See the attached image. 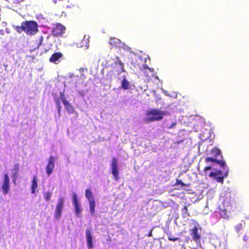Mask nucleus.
Returning <instances> with one entry per match:
<instances>
[{"mask_svg":"<svg viewBox=\"0 0 249 249\" xmlns=\"http://www.w3.org/2000/svg\"><path fill=\"white\" fill-rule=\"evenodd\" d=\"M128 59L131 68H134L137 70H146L144 72L148 79L154 75V69L148 68L145 64L146 60L143 59L141 56L135 53H130L128 55Z\"/></svg>","mask_w":249,"mask_h":249,"instance_id":"f257e3e1","label":"nucleus"},{"mask_svg":"<svg viewBox=\"0 0 249 249\" xmlns=\"http://www.w3.org/2000/svg\"><path fill=\"white\" fill-rule=\"evenodd\" d=\"M15 29L18 33L22 31L28 35H34L38 31L37 23L34 20L23 21L20 26H17Z\"/></svg>","mask_w":249,"mask_h":249,"instance_id":"f03ea898","label":"nucleus"},{"mask_svg":"<svg viewBox=\"0 0 249 249\" xmlns=\"http://www.w3.org/2000/svg\"><path fill=\"white\" fill-rule=\"evenodd\" d=\"M211 154L212 155V157H207L205 159L206 162H213L216 163L217 164L220 165L222 167L225 169L226 166V163L224 160H219L217 159L218 157L223 158L222 156L221 151L217 147H214L212 148L210 151Z\"/></svg>","mask_w":249,"mask_h":249,"instance_id":"7ed1b4c3","label":"nucleus"},{"mask_svg":"<svg viewBox=\"0 0 249 249\" xmlns=\"http://www.w3.org/2000/svg\"><path fill=\"white\" fill-rule=\"evenodd\" d=\"M167 114V112L161 111L159 109H152L146 113L147 117L145 119V122L149 123L160 121L162 120L163 116Z\"/></svg>","mask_w":249,"mask_h":249,"instance_id":"20e7f679","label":"nucleus"},{"mask_svg":"<svg viewBox=\"0 0 249 249\" xmlns=\"http://www.w3.org/2000/svg\"><path fill=\"white\" fill-rule=\"evenodd\" d=\"M228 169L224 173H222L221 170H216L215 172H211L209 175L211 178H213L217 182L223 183L224 179L228 176Z\"/></svg>","mask_w":249,"mask_h":249,"instance_id":"39448f33","label":"nucleus"},{"mask_svg":"<svg viewBox=\"0 0 249 249\" xmlns=\"http://www.w3.org/2000/svg\"><path fill=\"white\" fill-rule=\"evenodd\" d=\"M219 209V213L220 216L224 218L227 219L229 217L227 213H230L232 210L231 205L228 201H226V200L223 202L222 208L220 207Z\"/></svg>","mask_w":249,"mask_h":249,"instance_id":"423d86ee","label":"nucleus"},{"mask_svg":"<svg viewBox=\"0 0 249 249\" xmlns=\"http://www.w3.org/2000/svg\"><path fill=\"white\" fill-rule=\"evenodd\" d=\"M53 98L58 109V112L60 114L61 110V103L62 102L64 104L65 101H67V100L65 97L63 93L60 92L59 95L56 94L53 95Z\"/></svg>","mask_w":249,"mask_h":249,"instance_id":"0eeeda50","label":"nucleus"},{"mask_svg":"<svg viewBox=\"0 0 249 249\" xmlns=\"http://www.w3.org/2000/svg\"><path fill=\"white\" fill-rule=\"evenodd\" d=\"M65 30L66 28L63 25L60 23H56L53 27L52 33L53 36L57 37L64 34Z\"/></svg>","mask_w":249,"mask_h":249,"instance_id":"6e6552de","label":"nucleus"},{"mask_svg":"<svg viewBox=\"0 0 249 249\" xmlns=\"http://www.w3.org/2000/svg\"><path fill=\"white\" fill-rule=\"evenodd\" d=\"M64 198L63 197H59L58 199L54 213V216L56 219H58L61 215L64 207Z\"/></svg>","mask_w":249,"mask_h":249,"instance_id":"1a4fd4ad","label":"nucleus"},{"mask_svg":"<svg viewBox=\"0 0 249 249\" xmlns=\"http://www.w3.org/2000/svg\"><path fill=\"white\" fill-rule=\"evenodd\" d=\"M55 158L51 156L48 159V162L46 167V172L47 176L49 177L53 172L54 168Z\"/></svg>","mask_w":249,"mask_h":249,"instance_id":"9d476101","label":"nucleus"},{"mask_svg":"<svg viewBox=\"0 0 249 249\" xmlns=\"http://www.w3.org/2000/svg\"><path fill=\"white\" fill-rule=\"evenodd\" d=\"M72 203L74 207L75 214L77 217H80V213L82 211V209L81 205L78 202L77 195L75 193L72 195Z\"/></svg>","mask_w":249,"mask_h":249,"instance_id":"9b49d317","label":"nucleus"},{"mask_svg":"<svg viewBox=\"0 0 249 249\" xmlns=\"http://www.w3.org/2000/svg\"><path fill=\"white\" fill-rule=\"evenodd\" d=\"M10 190V180L7 174L4 175V179L1 185V191L3 195L8 193Z\"/></svg>","mask_w":249,"mask_h":249,"instance_id":"f8f14e48","label":"nucleus"},{"mask_svg":"<svg viewBox=\"0 0 249 249\" xmlns=\"http://www.w3.org/2000/svg\"><path fill=\"white\" fill-rule=\"evenodd\" d=\"M111 172L114 177L116 180H118L119 177V172L117 167V160L115 158H113L111 163Z\"/></svg>","mask_w":249,"mask_h":249,"instance_id":"ddd939ff","label":"nucleus"},{"mask_svg":"<svg viewBox=\"0 0 249 249\" xmlns=\"http://www.w3.org/2000/svg\"><path fill=\"white\" fill-rule=\"evenodd\" d=\"M193 239L196 243H200V239L201 235L198 231V228L196 226H195L192 230H191L190 233Z\"/></svg>","mask_w":249,"mask_h":249,"instance_id":"4468645a","label":"nucleus"},{"mask_svg":"<svg viewBox=\"0 0 249 249\" xmlns=\"http://www.w3.org/2000/svg\"><path fill=\"white\" fill-rule=\"evenodd\" d=\"M86 236L87 239V246L89 249H91L93 247L92 243V237L91 230L88 228L86 230Z\"/></svg>","mask_w":249,"mask_h":249,"instance_id":"2eb2a0df","label":"nucleus"},{"mask_svg":"<svg viewBox=\"0 0 249 249\" xmlns=\"http://www.w3.org/2000/svg\"><path fill=\"white\" fill-rule=\"evenodd\" d=\"M63 57V54L60 52L55 53L53 54L49 58V61L51 63L57 64L59 59Z\"/></svg>","mask_w":249,"mask_h":249,"instance_id":"dca6fc26","label":"nucleus"},{"mask_svg":"<svg viewBox=\"0 0 249 249\" xmlns=\"http://www.w3.org/2000/svg\"><path fill=\"white\" fill-rule=\"evenodd\" d=\"M37 177L36 176H34L33 177L32 186H31V193L32 194H35L37 188Z\"/></svg>","mask_w":249,"mask_h":249,"instance_id":"f3484780","label":"nucleus"},{"mask_svg":"<svg viewBox=\"0 0 249 249\" xmlns=\"http://www.w3.org/2000/svg\"><path fill=\"white\" fill-rule=\"evenodd\" d=\"M85 196H86V198L88 199L89 201H90L94 200L93 195H92V191L89 189L86 190Z\"/></svg>","mask_w":249,"mask_h":249,"instance_id":"a211bd4d","label":"nucleus"},{"mask_svg":"<svg viewBox=\"0 0 249 249\" xmlns=\"http://www.w3.org/2000/svg\"><path fill=\"white\" fill-rule=\"evenodd\" d=\"M64 106L66 110L69 112L70 113H73L74 112V109L73 107L71 106L70 103L67 100V101H65Z\"/></svg>","mask_w":249,"mask_h":249,"instance_id":"6ab92c4d","label":"nucleus"},{"mask_svg":"<svg viewBox=\"0 0 249 249\" xmlns=\"http://www.w3.org/2000/svg\"><path fill=\"white\" fill-rule=\"evenodd\" d=\"M89 202L90 213L92 215L95 213V202L94 200Z\"/></svg>","mask_w":249,"mask_h":249,"instance_id":"aec40b11","label":"nucleus"},{"mask_svg":"<svg viewBox=\"0 0 249 249\" xmlns=\"http://www.w3.org/2000/svg\"><path fill=\"white\" fill-rule=\"evenodd\" d=\"M245 226V222L242 221L240 223L238 224L235 227V229L237 232L238 233L244 228Z\"/></svg>","mask_w":249,"mask_h":249,"instance_id":"412c9836","label":"nucleus"},{"mask_svg":"<svg viewBox=\"0 0 249 249\" xmlns=\"http://www.w3.org/2000/svg\"><path fill=\"white\" fill-rule=\"evenodd\" d=\"M52 196V193L50 192H45L43 194V196L46 201H50V199Z\"/></svg>","mask_w":249,"mask_h":249,"instance_id":"4be33fe9","label":"nucleus"},{"mask_svg":"<svg viewBox=\"0 0 249 249\" xmlns=\"http://www.w3.org/2000/svg\"><path fill=\"white\" fill-rule=\"evenodd\" d=\"M182 216L185 218L187 216H189V213L188 212V208L186 206H184L181 210Z\"/></svg>","mask_w":249,"mask_h":249,"instance_id":"5701e85b","label":"nucleus"},{"mask_svg":"<svg viewBox=\"0 0 249 249\" xmlns=\"http://www.w3.org/2000/svg\"><path fill=\"white\" fill-rule=\"evenodd\" d=\"M176 185H180L181 186L189 187L190 184L189 183L185 184L184 182H183L180 179H177Z\"/></svg>","mask_w":249,"mask_h":249,"instance_id":"b1692460","label":"nucleus"},{"mask_svg":"<svg viewBox=\"0 0 249 249\" xmlns=\"http://www.w3.org/2000/svg\"><path fill=\"white\" fill-rule=\"evenodd\" d=\"M168 239L169 240V241H177V240H179V238H178V237H174L173 236H172L171 235H168Z\"/></svg>","mask_w":249,"mask_h":249,"instance_id":"393cba45","label":"nucleus"},{"mask_svg":"<svg viewBox=\"0 0 249 249\" xmlns=\"http://www.w3.org/2000/svg\"><path fill=\"white\" fill-rule=\"evenodd\" d=\"M176 125H177V122H175L173 123L170 125L167 126V127L168 129L173 128L176 126Z\"/></svg>","mask_w":249,"mask_h":249,"instance_id":"a878e982","label":"nucleus"},{"mask_svg":"<svg viewBox=\"0 0 249 249\" xmlns=\"http://www.w3.org/2000/svg\"><path fill=\"white\" fill-rule=\"evenodd\" d=\"M18 171H17L16 172L14 173L13 174V177L14 178V181L15 182L17 178H18Z\"/></svg>","mask_w":249,"mask_h":249,"instance_id":"bb28decb","label":"nucleus"},{"mask_svg":"<svg viewBox=\"0 0 249 249\" xmlns=\"http://www.w3.org/2000/svg\"><path fill=\"white\" fill-rule=\"evenodd\" d=\"M120 88L124 89V78L123 79V80L122 81L121 86Z\"/></svg>","mask_w":249,"mask_h":249,"instance_id":"cd10ccee","label":"nucleus"},{"mask_svg":"<svg viewBox=\"0 0 249 249\" xmlns=\"http://www.w3.org/2000/svg\"><path fill=\"white\" fill-rule=\"evenodd\" d=\"M212 169V167L210 166H206L204 168V171H206L209 170H211Z\"/></svg>","mask_w":249,"mask_h":249,"instance_id":"c85d7f7f","label":"nucleus"},{"mask_svg":"<svg viewBox=\"0 0 249 249\" xmlns=\"http://www.w3.org/2000/svg\"><path fill=\"white\" fill-rule=\"evenodd\" d=\"M129 86V82L125 80V89H127L128 88Z\"/></svg>","mask_w":249,"mask_h":249,"instance_id":"c756f323","label":"nucleus"},{"mask_svg":"<svg viewBox=\"0 0 249 249\" xmlns=\"http://www.w3.org/2000/svg\"><path fill=\"white\" fill-rule=\"evenodd\" d=\"M42 41H43V37L41 36L40 38V41H39L38 47L41 45V44L42 43Z\"/></svg>","mask_w":249,"mask_h":249,"instance_id":"7c9ffc66","label":"nucleus"},{"mask_svg":"<svg viewBox=\"0 0 249 249\" xmlns=\"http://www.w3.org/2000/svg\"><path fill=\"white\" fill-rule=\"evenodd\" d=\"M243 239L245 241H246L248 239V237L247 235H245L243 237Z\"/></svg>","mask_w":249,"mask_h":249,"instance_id":"2f4dec72","label":"nucleus"},{"mask_svg":"<svg viewBox=\"0 0 249 249\" xmlns=\"http://www.w3.org/2000/svg\"><path fill=\"white\" fill-rule=\"evenodd\" d=\"M71 6H70V5H67L66 6V8H71Z\"/></svg>","mask_w":249,"mask_h":249,"instance_id":"473e14b6","label":"nucleus"},{"mask_svg":"<svg viewBox=\"0 0 249 249\" xmlns=\"http://www.w3.org/2000/svg\"><path fill=\"white\" fill-rule=\"evenodd\" d=\"M18 165H17V170H18Z\"/></svg>","mask_w":249,"mask_h":249,"instance_id":"72a5a7b5","label":"nucleus"},{"mask_svg":"<svg viewBox=\"0 0 249 249\" xmlns=\"http://www.w3.org/2000/svg\"><path fill=\"white\" fill-rule=\"evenodd\" d=\"M151 232H150V233H149V236H150V235H151Z\"/></svg>","mask_w":249,"mask_h":249,"instance_id":"f704fd0d","label":"nucleus"},{"mask_svg":"<svg viewBox=\"0 0 249 249\" xmlns=\"http://www.w3.org/2000/svg\"><path fill=\"white\" fill-rule=\"evenodd\" d=\"M110 43L112 45L113 43L112 42H110Z\"/></svg>","mask_w":249,"mask_h":249,"instance_id":"c9c22d12","label":"nucleus"},{"mask_svg":"<svg viewBox=\"0 0 249 249\" xmlns=\"http://www.w3.org/2000/svg\"><path fill=\"white\" fill-rule=\"evenodd\" d=\"M72 7H74V5H72Z\"/></svg>","mask_w":249,"mask_h":249,"instance_id":"e433bc0d","label":"nucleus"},{"mask_svg":"<svg viewBox=\"0 0 249 249\" xmlns=\"http://www.w3.org/2000/svg\"><path fill=\"white\" fill-rule=\"evenodd\" d=\"M192 249H197L196 248H192Z\"/></svg>","mask_w":249,"mask_h":249,"instance_id":"4c0bfd02","label":"nucleus"}]
</instances>
